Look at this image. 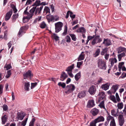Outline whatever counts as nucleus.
I'll return each instance as SVG.
<instances>
[{"mask_svg": "<svg viewBox=\"0 0 126 126\" xmlns=\"http://www.w3.org/2000/svg\"><path fill=\"white\" fill-rule=\"evenodd\" d=\"M67 27L66 25H65L64 27V29L63 32L62 33L63 36H65L67 34Z\"/></svg>", "mask_w": 126, "mask_h": 126, "instance_id": "nucleus-42", "label": "nucleus"}, {"mask_svg": "<svg viewBox=\"0 0 126 126\" xmlns=\"http://www.w3.org/2000/svg\"><path fill=\"white\" fill-rule=\"evenodd\" d=\"M117 61V59L115 58L110 59L109 60V61L110 63L111 66L113 65L115 63H116Z\"/></svg>", "mask_w": 126, "mask_h": 126, "instance_id": "nucleus-24", "label": "nucleus"}, {"mask_svg": "<svg viewBox=\"0 0 126 126\" xmlns=\"http://www.w3.org/2000/svg\"><path fill=\"white\" fill-rule=\"evenodd\" d=\"M98 106L101 108H103L106 111H107L106 109L105 108L104 104V100H103L100 104Z\"/></svg>", "mask_w": 126, "mask_h": 126, "instance_id": "nucleus-28", "label": "nucleus"}, {"mask_svg": "<svg viewBox=\"0 0 126 126\" xmlns=\"http://www.w3.org/2000/svg\"><path fill=\"white\" fill-rule=\"evenodd\" d=\"M81 76V74L80 72L77 73L75 76L76 80L78 81L79 79Z\"/></svg>", "mask_w": 126, "mask_h": 126, "instance_id": "nucleus-41", "label": "nucleus"}, {"mask_svg": "<svg viewBox=\"0 0 126 126\" xmlns=\"http://www.w3.org/2000/svg\"><path fill=\"white\" fill-rule=\"evenodd\" d=\"M85 32L86 30L85 28L83 27L79 28L77 31V32L82 33H85Z\"/></svg>", "mask_w": 126, "mask_h": 126, "instance_id": "nucleus-27", "label": "nucleus"}, {"mask_svg": "<svg viewBox=\"0 0 126 126\" xmlns=\"http://www.w3.org/2000/svg\"><path fill=\"white\" fill-rule=\"evenodd\" d=\"M123 106V104L122 102L118 103L117 105V107L118 109H121Z\"/></svg>", "mask_w": 126, "mask_h": 126, "instance_id": "nucleus-39", "label": "nucleus"}, {"mask_svg": "<svg viewBox=\"0 0 126 126\" xmlns=\"http://www.w3.org/2000/svg\"><path fill=\"white\" fill-rule=\"evenodd\" d=\"M124 62H122L120 63H119L118 68H122L124 66Z\"/></svg>", "mask_w": 126, "mask_h": 126, "instance_id": "nucleus-62", "label": "nucleus"}, {"mask_svg": "<svg viewBox=\"0 0 126 126\" xmlns=\"http://www.w3.org/2000/svg\"><path fill=\"white\" fill-rule=\"evenodd\" d=\"M28 26L27 25L21 27L19 30L18 35L19 36H21L25 33L26 31L28 29Z\"/></svg>", "mask_w": 126, "mask_h": 126, "instance_id": "nucleus-5", "label": "nucleus"}, {"mask_svg": "<svg viewBox=\"0 0 126 126\" xmlns=\"http://www.w3.org/2000/svg\"><path fill=\"white\" fill-rule=\"evenodd\" d=\"M117 50L118 53H120L122 52H126V48L122 47H120L118 48Z\"/></svg>", "mask_w": 126, "mask_h": 126, "instance_id": "nucleus-23", "label": "nucleus"}, {"mask_svg": "<svg viewBox=\"0 0 126 126\" xmlns=\"http://www.w3.org/2000/svg\"><path fill=\"white\" fill-rule=\"evenodd\" d=\"M17 116L16 117V118L18 120H22L24 118L25 116L23 115V113H21L20 112H18L17 113Z\"/></svg>", "mask_w": 126, "mask_h": 126, "instance_id": "nucleus-16", "label": "nucleus"}, {"mask_svg": "<svg viewBox=\"0 0 126 126\" xmlns=\"http://www.w3.org/2000/svg\"><path fill=\"white\" fill-rule=\"evenodd\" d=\"M46 26V24L45 22H42L40 24V26L42 28H45Z\"/></svg>", "mask_w": 126, "mask_h": 126, "instance_id": "nucleus-53", "label": "nucleus"}, {"mask_svg": "<svg viewBox=\"0 0 126 126\" xmlns=\"http://www.w3.org/2000/svg\"><path fill=\"white\" fill-rule=\"evenodd\" d=\"M43 8V6H41L39 8L38 7L35 9L34 13L35 15L39 14L40 13Z\"/></svg>", "mask_w": 126, "mask_h": 126, "instance_id": "nucleus-25", "label": "nucleus"}, {"mask_svg": "<svg viewBox=\"0 0 126 126\" xmlns=\"http://www.w3.org/2000/svg\"><path fill=\"white\" fill-rule=\"evenodd\" d=\"M4 38L5 40H7V31L4 32Z\"/></svg>", "mask_w": 126, "mask_h": 126, "instance_id": "nucleus-55", "label": "nucleus"}, {"mask_svg": "<svg viewBox=\"0 0 126 126\" xmlns=\"http://www.w3.org/2000/svg\"><path fill=\"white\" fill-rule=\"evenodd\" d=\"M53 17H54L53 21H57L59 19V17L58 16H53Z\"/></svg>", "mask_w": 126, "mask_h": 126, "instance_id": "nucleus-61", "label": "nucleus"}, {"mask_svg": "<svg viewBox=\"0 0 126 126\" xmlns=\"http://www.w3.org/2000/svg\"><path fill=\"white\" fill-rule=\"evenodd\" d=\"M52 36L56 41H57L59 40V37L57 36L56 34L53 33Z\"/></svg>", "mask_w": 126, "mask_h": 126, "instance_id": "nucleus-52", "label": "nucleus"}, {"mask_svg": "<svg viewBox=\"0 0 126 126\" xmlns=\"http://www.w3.org/2000/svg\"><path fill=\"white\" fill-rule=\"evenodd\" d=\"M126 54V52H124L121 53L118 55V57L119 61H120L122 57L125 56Z\"/></svg>", "mask_w": 126, "mask_h": 126, "instance_id": "nucleus-22", "label": "nucleus"}, {"mask_svg": "<svg viewBox=\"0 0 126 126\" xmlns=\"http://www.w3.org/2000/svg\"><path fill=\"white\" fill-rule=\"evenodd\" d=\"M95 105L94 101L93 99L89 100L87 103V107L88 108H91Z\"/></svg>", "mask_w": 126, "mask_h": 126, "instance_id": "nucleus-10", "label": "nucleus"}, {"mask_svg": "<svg viewBox=\"0 0 126 126\" xmlns=\"http://www.w3.org/2000/svg\"><path fill=\"white\" fill-rule=\"evenodd\" d=\"M110 99L114 103H116V102L115 97L114 95H111L110 96Z\"/></svg>", "mask_w": 126, "mask_h": 126, "instance_id": "nucleus-36", "label": "nucleus"}, {"mask_svg": "<svg viewBox=\"0 0 126 126\" xmlns=\"http://www.w3.org/2000/svg\"><path fill=\"white\" fill-rule=\"evenodd\" d=\"M35 121V119L34 118H33L29 123V126H33L34 122Z\"/></svg>", "mask_w": 126, "mask_h": 126, "instance_id": "nucleus-48", "label": "nucleus"}, {"mask_svg": "<svg viewBox=\"0 0 126 126\" xmlns=\"http://www.w3.org/2000/svg\"><path fill=\"white\" fill-rule=\"evenodd\" d=\"M7 116L6 115H4L2 116L1 120L2 121L1 123L3 125H4L7 122Z\"/></svg>", "mask_w": 126, "mask_h": 126, "instance_id": "nucleus-14", "label": "nucleus"}, {"mask_svg": "<svg viewBox=\"0 0 126 126\" xmlns=\"http://www.w3.org/2000/svg\"><path fill=\"white\" fill-rule=\"evenodd\" d=\"M92 42V45H94L98 43H99L102 41L101 38H100L99 35L95 36Z\"/></svg>", "mask_w": 126, "mask_h": 126, "instance_id": "nucleus-6", "label": "nucleus"}, {"mask_svg": "<svg viewBox=\"0 0 126 126\" xmlns=\"http://www.w3.org/2000/svg\"><path fill=\"white\" fill-rule=\"evenodd\" d=\"M123 116H126V104L125 105L124 108L123 110V112L122 113Z\"/></svg>", "mask_w": 126, "mask_h": 126, "instance_id": "nucleus-56", "label": "nucleus"}, {"mask_svg": "<svg viewBox=\"0 0 126 126\" xmlns=\"http://www.w3.org/2000/svg\"><path fill=\"white\" fill-rule=\"evenodd\" d=\"M2 107L3 108V110L4 111H6L8 109V106L5 104L3 105Z\"/></svg>", "mask_w": 126, "mask_h": 126, "instance_id": "nucleus-50", "label": "nucleus"}, {"mask_svg": "<svg viewBox=\"0 0 126 126\" xmlns=\"http://www.w3.org/2000/svg\"><path fill=\"white\" fill-rule=\"evenodd\" d=\"M63 25V23L61 22H59L55 23V32L57 33L61 30Z\"/></svg>", "mask_w": 126, "mask_h": 126, "instance_id": "nucleus-4", "label": "nucleus"}, {"mask_svg": "<svg viewBox=\"0 0 126 126\" xmlns=\"http://www.w3.org/2000/svg\"><path fill=\"white\" fill-rule=\"evenodd\" d=\"M95 35H93V36H88L87 38V40L88 41H89L92 39L93 38H94V37Z\"/></svg>", "mask_w": 126, "mask_h": 126, "instance_id": "nucleus-63", "label": "nucleus"}, {"mask_svg": "<svg viewBox=\"0 0 126 126\" xmlns=\"http://www.w3.org/2000/svg\"><path fill=\"white\" fill-rule=\"evenodd\" d=\"M12 14L13 11L12 10H10L6 14L5 17V21H7L10 19Z\"/></svg>", "mask_w": 126, "mask_h": 126, "instance_id": "nucleus-8", "label": "nucleus"}, {"mask_svg": "<svg viewBox=\"0 0 126 126\" xmlns=\"http://www.w3.org/2000/svg\"><path fill=\"white\" fill-rule=\"evenodd\" d=\"M68 77L67 75L64 72H63L61 75L60 78L61 80L63 81Z\"/></svg>", "mask_w": 126, "mask_h": 126, "instance_id": "nucleus-20", "label": "nucleus"}, {"mask_svg": "<svg viewBox=\"0 0 126 126\" xmlns=\"http://www.w3.org/2000/svg\"><path fill=\"white\" fill-rule=\"evenodd\" d=\"M100 52V49L99 48L97 49L95 53L93 54L94 57H95L98 56Z\"/></svg>", "mask_w": 126, "mask_h": 126, "instance_id": "nucleus-29", "label": "nucleus"}, {"mask_svg": "<svg viewBox=\"0 0 126 126\" xmlns=\"http://www.w3.org/2000/svg\"><path fill=\"white\" fill-rule=\"evenodd\" d=\"M11 7L13 9L14 13H15L17 12V10L16 8V6L13 4L11 5Z\"/></svg>", "mask_w": 126, "mask_h": 126, "instance_id": "nucleus-46", "label": "nucleus"}, {"mask_svg": "<svg viewBox=\"0 0 126 126\" xmlns=\"http://www.w3.org/2000/svg\"><path fill=\"white\" fill-rule=\"evenodd\" d=\"M44 13L46 14L48 13H50V10L49 8L45 6L44 11Z\"/></svg>", "mask_w": 126, "mask_h": 126, "instance_id": "nucleus-37", "label": "nucleus"}, {"mask_svg": "<svg viewBox=\"0 0 126 126\" xmlns=\"http://www.w3.org/2000/svg\"><path fill=\"white\" fill-rule=\"evenodd\" d=\"M12 66L11 64H6L4 65V68L5 70H8L12 68Z\"/></svg>", "mask_w": 126, "mask_h": 126, "instance_id": "nucleus-38", "label": "nucleus"}, {"mask_svg": "<svg viewBox=\"0 0 126 126\" xmlns=\"http://www.w3.org/2000/svg\"><path fill=\"white\" fill-rule=\"evenodd\" d=\"M111 115L116 117L118 116V113H116L115 110H111Z\"/></svg>", "mask_w": 126, "mask_h": 126, "instance_id": "nucleus-44", "label": "nucleus"}, {"mask_svg": "<svg viewBox=\"0 0 126 126\" xmlns=\"http://www.w3.org/2000/svg\"><path fill=\"white\" fill-rule=\"evenodd\" d=\"M40 5H41V1L39 0H37L35 1L32 6H35V7H36V6Z\"/></svg>", "mask_w": 126, "mask_h": 126, "instance_id": "nucleus-35", "label": "nucleus"}, {"mask_svg": "<svg viewBox=\"0 0 126 126\" xmlns=\"http://www.w3.org/2000/svg\"><path fill=\"white\" fill-rule=\"evenodd\" d=\"M106 61L99 58L97 61V66L99 69L105 70L107 68Z\"/></svg>", "mask_w": 126, "mask_h": 126, "instance_id": "nucleus-1", "label": "nucleus"}, {"mask_svg": "<svg viewBox=\"0 0 126 126\" xmlns=\"http://www.w3.org/2000/svg\"><path fill=\"white\" fill-rule=\"evenodd\" d=\"M66 42L70 43V42L71 39L69 36L67 35L66 37Z\"/></svg>", "mask_w": 126, "mask_h": 126, "instance_id": "nucleus-58", "label": "nucleus"}, {"mask_svg": "<svg viewBox=\"0 0 126 126\" xmlns=\"http://www.w3.org/2000/svg\"><path fill=\"white\" fill-rule=\"evenodd\" d=\"M99 99L98 101L100 102L101 100H104L106 99L105 95L104 92H100L98 94Z\"/></svg>", "mask_w": 126, "mask_h": 126, "instance_id": "nucleus-9", "label": "nucleus"}, {"mask_svg": "<svg viewBox=\"0 0 126 126\" xmlns=\"http://www.w3.org/2000/svg\"><path fill=\"white\" fill-rule=\"evenodd\" d=\"M103 44H104L105 46H108L111 45L110 41L108 39H104V41L103 43Z\"/></svg>", "mask_w": 126, "mask_h": 126, "instance_id": "nucleus-19", "label": "nucleus"}, {"mask_svg": "<svg viewBox=\"0 0 126 126\" xmlns=\"http://www.w3.org/2000/svg\"><path fill=\"white\" fill-rule=\"evenodd\" d=\"M95 120L96 121V122L98 123L100 122H103L104 121L105 119L103 116L101 115L98 116L95 119Z\"/></svg>", "mask_w": 126, "mask_h": 126, "instance_id": "nucleus-21", "label": "nucleus"}, {"mask_svg": "<svg viewBox=\"0 0 126 126\" xmlns=\"http://www.w3.org/2000/svg\"><path fill=\"white\" fill-rule=\"evenodd\" d=\"M107 51L108 48H107L103 49L102 50L101 52V54L102 55H104L106 54H107Z\"/></svg>", "mask_w": 126, "mask_h": 126, "instance_id": "nucleus-34", "label": "nucleus"}, {"mask_svg": "<svg viewBox=\"0 0 126 126\" xmlns=\"http://www.w3.org/2000/svg\"><path fill=\"white\" fill-rule=\"evenodd\" d=\"M18 14H14L12 16L13 19L12 20V22L13 23H14L16 21V18H18Z\"/></svg>", "mask_w": 126, "mask_h": 126, "instance_id": "nucleus-31", "label": "nucleus"}, {"mask_svg": "<svg viewBox=\"0 0 126 126\" xmlns=\"http://www.w3.org/2000/svg\"><path fill=\"white\" fill-rule=\"evenodd\" d=\"M126 77V73L123 72L122 73L120 77L121 78H123Z\"/></svg>", "mask_w": 126, "mask_h": 126, "instance_id": "nucleus-64", "label": "nucleus"}, {"mask_svg": "<svg viewBox=\"0 0 126 126\" xmlns=\"http://www.w3.org/2000/svg\"><path fill=\"white\" fill-rule=\"evenodd\" d=\"M41 16H38L35 19L34 22V23H36L37 21H39L41 20Z\"/></svg>", "mask_w": 126, "mask_h": 126, "instance_id": "nucleus-54", "label": "nucleus"}, {"mask_svg": "<svg viewBox=\"0 0 126 126\" xmlns=\"http://www.w3.org/2000/svg\"><path fill=\"white\" fill-rule=\"evenodd\" d=\"M53 16L50 15H47L46 16V18L48 22H50L51 21H53Z\"/></svg>", "mask_w": 126, "mask_h": 126, "instance_id": "nucleus-26", "label": "nucleus"}, {"mask_svg": "<svg viewBox=\"0 0 126 126\" xmlns=\"http://www.w3.org/2000/svg\"><path fill=\"white\" fill-rule=\"evenodd\" d=\"M75 87H63L64 89V92L67 94L72 92L74 90Z\"/></svg>", "mask_w": 126, "mask_h": 126, "instance_id": "nucleus-7", "label": "nucleus"}, {"mask_svg": "<svg viewBox=\"0 0 126 126\" xmlns=\"http://www.w3.org/2000/svg\"><path fill=\"white\" fill-rule=\"evenodd\" d=\"M95 87H90L89 90V92L91 94H94L96 91Z\"/></svg>", "mask_w": 126, "mask_h": 126, "instance_id": "nucleus-18", "label": "nucleus"}, {"mask_svg": "<svg viewBox=\"0 0 126 126\" xmlns=\"http://www.w3.org/2000/svg\"><path fill=\"white\" fill-rule=\"evenodd\" d=\"M116 87H111V90L108 91L107 93L109 94H111L112 93H115L116 91V89L115 88Z\"/></svg>", "mask_w": 126, "mask_h": 126, "instance_id": "nucleus-32", "label": "nucleus"}, {"mask_svg": "<svg viewBox=\"0 0 126 126\" xmlns=\"http://www.w3.org/2000/svg\"><path fill=\"white\" fill-rule=\"evenodd\" d=\"M26 0H22V2H24ZM35 0H27L26 3L25 5H27L29 4H31L32 1H34Z\"/></svg>", "mask_w": 126, "mask_h": 126, "instance_id": "nucleus-40", "label": "nucleus"}, {"mask_svg": "<svg viewBox=\"0 0 126 126\" xmlns=\"http://www.w3.org/2000/svg\"><path fill=\"white\" fill-rule=\"evenodd\" d=\"M116 99V103L117 102H119L120 101L121 99L119 96V95L117 93H116L115 94Z\"/></svg>", "mask_w": 126, "mask_h": 126, "instance_id": "nucleus-43", "label": "nucleus"}, {"mask_svg": "<svg viewBox=\"0 0 126 126\" xmlns=\"http://www.w3.org/2000/svg\"><path fill=\"white\" fill-rule=\"evenodd\" d=\"M97 123L95 119L90 123V126H96V124Z\"/></svg>", "mask_w": 126, "mask_h": 126, "instance_id": "nucleus-45", "label": "nucleus"}, {"mask_svg": "<svg viewBox=\"0 0 126 126\" xmlns=\"http://www.w3.org/2000/svg\"><path fill=\"white\" fill-rule=\"evenodd\" d=\"M36 7H33L29 11V13L27 12V9L26 8V10L24 12V13L25 14L27 15L26 17H27L28 19H30L31 18L33 15V13L35 12V9H36Z\"/></svg>", "mask_w": 126, "mask_h": 126, "instance_id": "nucleus-2", "label": "nucleus"}, {"mask_svg": "<svg viewBox=\"0 0 126 126\" xmlns=\"http://www.w3.org/2000/svg\"><path fill=\"white\" fill-rule=\"evenodd\" d=\"M83 63L82 61L78 62L77 63V67L78 68H80V65L82 64Z\"/></svg>", "mask_w": 126, "mask_h": 126, "instance_id": "nucleus-59", "label": "nucleus"}, {"mask_svg": "<svg viewBox=\"0 0 126 126\" xmlns=\"http://www.w3.org/2000/svg\"><path fill=\"white\" fill-rule=\"evenodd\" d=\"M118 118L119 125L120 126H122L123 125L124 122V119L123 115L121 114L119 115V116Z\"/></svg>", "mask_w": 126, "mask_h": 126, "instance_id": "nucleus-12", "label": "nucleus"}, {"mask_svg": "<svg viewBox=\"0 0 126 126\" xmlns=\"http://www.w3.org/2000/svg\"><path fill=\"white\" fill-rule=\"evenodd\" d=\"M69 35L71 37L72 40L74 41L76 40V38L75 35L74 34H70Z\"/></svg>", "mask_w": 126, "mask_h": 126, "instance_id": "nucleus-47", "label": "nucleus"}, {"mask_svg": "<svg viewBox=\"0 0 126 126\" xmlns=\"http://www.w3.org/2000/svg\"><path fill=\"white\" fill-rule=\"evenodd\" d=\"M86 91H83L79 93L78 94V96L79 98H81L84 97L86 95Z\"/></svg>", "mask_w": 126, "mask_h": 126, "instance_id": "nucleus-17", "label": "nucleus"}, {"mask_svg": "<svg viewBox=\"0 0 126 126\" xmlns=\"http://www.w3.org/2000/svg\"><path fill=\"white\" fill-rule=\"evenodd\" d=\"M58 85L59 86L61 87H65V83L61 82H60L58 83Z\"/></svg>", "mask_w": 126, "mask_h": 126, "instance_id": "nucleus-57", "label": "nucleus"}, {"mask_svg": "<svg viewBox=\"0 0 126 126\" xmlns=\"http://www.w3.org/2000/svg\"><path fill=\"white\" fill-rule=\"evenodd\" d=\"M111 120L110 126H116V124L113 117L110 116V117L108 118V121Z\"/></svg>", "mask_w": 126, "mask_h": 126, "instance_id": "nucleus-11", "label": "nucleus"}, {"mask_svg": "<svg viewBox=\"0 0 126 126\" xmlns=\"http://www.w3.org/2000/svg\"><path fill=\"white\" fill-rule=\"evenodd\" d=\"M23 78L24 79H31L33 76V75L30 70H29L27 71L24 72L23 74Z\"/></svg>", "mask_w": 126, "mask_h": 126, "instance_id": "nucleus-3", "label": "nucleus"}, {"mask_svg": "<svg viewBox=\"0 0 126 126\" xmlns=\"http://www.w3.org/2000/svg\"><path fill=\"white\" fill-rule=\"evenodd\" d=\"M27 120L28 118H26L25 120L23 121L22 122L21 126H25L26 124Z\"/></svg>", "mask_w": 126, "mask_h": 126, "instance_id": "nucleus-51", "label": "nucleus"}, {"mask_svg": "<svg viewBox=\"0 0 126 126\" xmlns=\"http://www.w3.org/2000/svg\"><path fill=\"white\" fill-rule=\"evenodd\" d=\"M11 74V72L10 70H8L7 72V75L5 76V78H9Z\"/></svg>", "mask_w": 126, "mask_h": 126, "instance_id": "nucleus-49", "label": "nucleus"}, {"mask_svg": "<svg viewBox=\"0 0 126 126\" xmlns=\"http://www.w3.org/2000/svg\"><path fill=\"white\" fill-rule=\"evenodd\" d=\"M110 115H109L108 116L107 118V121L105 122L104 124V125L105 126H107L108 125V123L110 121H108V118L109 117H110Z\"/></svg>", "mask_w": 126, "mask_h": 126, "instance_id": "nucleus-60", "label": "nucleus"}, {"mask_svg": "<svg viewBox=\"0 0 126 126\" xmlns=\"http://www.w3.org/2000/svg\"><path fill=\"white\" fill-rule=\"evenodd\" d=\"M74 64H73L71 65L68 67L66 70V71L68 72H71L72 69L74 68Z\"/></svg>", "mask_w": 126, "mask_h": 126, "instance_id": "nucleus-30", "label": "nucleus"}, {"mask_svg": "<svg viewBox=\"0 0 126 126\" xmlns=\"http://www.w3.org/2000/svg\"><path fill=\"white\" fill-rule=\"evenodd\" d=\"M85 56V54H84V51L82 52L78 58V61H80L83 60Z\"/></svg>", "mask_w": 126, "mask_h": 126, "instance_id": "nucleus-15", "label": "nucleus"}, {"mask_svg": "<svg viewBox=\"0 0 126 126\" xmlns=\"http://www.w3.org/2000/svg\"><path fill=\"white\" fill-rule=\"evenodd\" d=\"M111 84L110 83H107L102 85V87H109L110 86L112 87H118V85H111Z\"/></svg>", "mask_w": 126, "mask_h": 126, "instance_id": "nucleus-33", "label": "nucleus"}, {"mask_svg": "<svg viewBox=\"0 0 126 126\" xmlns=\"http://www.w3.org/2000/svg\"><path fill=\"white\" fill-rule=\"evenodd\" d=\"M90 112L93 116H95L99 113V110L96 108H94L91 110Z\"/></svg>", "mask_w": 126, "mask_h": 126, "instance_id": "nucleus-13", "label": "nucleus"}]
</instances>
